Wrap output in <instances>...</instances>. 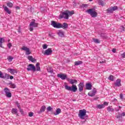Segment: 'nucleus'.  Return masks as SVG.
<instances>
[{"instance_id":"obj_1","label":"nucleus","mask_w":125,"mask_h":125,"mask_svg":"<svg viewBox=\"0 0 125 125\" xmlns=\"http://www.w3.org/2000/svg\"><path fill=\"white\" fill-rule=\"evenodd\" d=\"M68 82L69 83L72 84L71 86H68V85H65L64 86L65 89L68 91H72V92H76L78 90V87L77 85L74 84V83H78V81L76 79H70L69 78L67 79Z\"/></svg>"},{"instance_id":"obj_2","label":"nucleus","mask_w":125,"mask_h":125,"mask_svg":"<svg viewBox=\"0 0 125 125\" xmlns=\"http://www.w3.org/2000/svg\"><path fill=\"white\" fill-rule=\"evenodd\" d=\"M78 117H79L81 120H84V117H87V115H86V110L85 109L80 110Z\"/></svg>"},{"instance_id":"obj_3","label":"nucleus","mask_w":125,"mask_h":125,"mask_svg":"<svg viewBox=\"0 0 125 125\" xmlns=\"http://www.w3.org/2000/svg\"><path fill=\"white\" fill-rule=\"evenodd\" d=\"M86 12L90 14L92 18L97 17V15H98L95 10H93V9H89L86 11Z\"/></svg>"},{"instance_id":"obj_4","label":"nucleus","mask_w":125,"mask_h":125,"mask_svg":"<svg viewBox=\"0 0 125 125\" xmlns=\"http://www.w3.org/2000/svg\"><path fill=\"white\" fill-rule=\"evenodd\" d=\"M60 18L62 19V18H64V19L68 20L69 19V15L68 14V12L67 11L63 12L60 15Z\"/></svg>"},{"instance_id":"obj_5","label":"nucleus","mask_w":125,"mask_h":125,"mask_svg":"<svg viewBox=\"0 0 125 125\" xmlns=\"http://www.w3.org/2000/svg\"><path fill=\"white\" fill-rule=\"evenodd\" d=\"M29 26L30 27L29 28L30 32H33V31H34V28H37V27L39 26V23L35 22V21H32L30 22ZM33 27H34V28H33Z\"/></svg>"},{"instance_id":"obj_6","label":"nucleus","mask_w":125,"mask_h":125,"mask_svg":"<svg viewBox=\"0 0 125 125\" xmlns=\"http://www.w3.org/2000/svg\"><path fill=\"white\" fill-rule=\"evenodd\" d=\"M51 25L54 27V28H56L57 29H60L61 27V23L57 22L54 21H52L51 22Z\"/></svg>"},{"instance_id":"obj_7","label":"nucleus","mask_w":125,"mask_h":125,"mask_svg":"<svg viewBox=\"0 0 125 125\" xmlns=\"http://www.w3.org/2000/svg\"><path fill=\"white\" fill-rule=\"evenodd\" d=\"M27 71H32L33 72H36V66L33 64H29L27 66Z\"/></svg>"},{"instance_id":"obj_8","label":"nucleus","mask_w":125,"mask_h":125,"mask_svg":"<svg viewBox=\"0 0 125 125\" xmlns=\"http://www.w3.org/2000/svg\"><path fill=\"white\" fill-rule=\"evenodd\" d=\"M4 91L5 93L6 97H8V98H10V97H11V93L10 92V90L9 89H8V88H5L4 89Z\"/></svg>"},{"instance_id":"obj_9","label":"nucleus","mask_w":125,"mask_h":125,"mask_svg":"<svg viewBox=\"0 0 125 125\" xmlns=\"http://www.w3.org/2000/svg\"><path fill=\"white\" fill-rule=\"evenodd\" d=\"M117 9H118V6H115L113 7H111L109 9H107L106 10V11L108 13H113V11H115V10H117Z\"/></svg>"},{"instance_id":"obj_10","label":"nucleus","mask_w":125,"mask_h":125,"mask_svg":"<svg viewBox=\"0 0 125 125\" xmlns=\"http://www.w3.org/2000/svg\"><path fill=\"white\" fill-rule=\"evenodd\" d=\"M83 87H84V84L83 82H80L78 84V88L80 92L83 91Z\"/></svg>"},{"instance_id":"obj_11","label":"nucleus","mask_w":125,"mask_h":125,"mask_svg":"<svg viewBox=\"0 0 125 125\" xmlns=\"http://www.w3.org/2000/svg\"><path fill=\"white\" fill-rule=\"evenodd\" d=\"M97 92V91L96 88H94L91 92H89L88 93V95L89 96H91V97H92V96H94L95 94H96V93Z\"/></svg>"},{"instance_id":"obj_12","label":"nucleus","mask_w":125,"mask_h":125,"mask_svg":"<svg viewBox=\"0 0 125 125\" xmlns=\"http://www.w3.org/2000/svg\"><path fill=\"white\" fill-rule=\"evenodd\" d=\"M52 53V50L51 48H49L47 50H45L44 53V55H50Z\"/></svg>"},{"instance_id":"obj_13","label":"nucleus","mask_w":125,"mask_h":125,"mask_svg":"<svg viewBox=\"0 0 125 125\" xmlns=\"http://www.w3.org/2000/svg\"><path fill=\"white\" fill-rule=\"evenodd\" d=\"M21 49L25 51L26 55H29V54H31V51H30V49L29 48L27 47H23Z\"/></svg>"},{"instance_id":"obj_14","label":"nucleus","mask_w":125,"mask_h":125,"mask_svg":"<svg viewBox=\"0 0 125 125\" xmlns=\"http://www.w3.org/2000/svg\"><path fill=\"white\" fill-rule=\"evenodd\" d=\"M7 71L11 74V75H14V74H17V70L14 69L8 68Z\"/></svg>"},{"instance_id":"obj_15","label":"nucleus","mask_w":125,"mask_h":125,"mask_svg":"<svg viewBox=\"0 0 125 125\" xmlns=\"http://www.w3.org/2000/svg\"><path fill=\"white\" fill-rule=\"evenodd\" d=\"M121 79H117L116 82L114 83V85L118 87L122 86V83H121Z\"/></svg>"},{"instance_id":"obj_16","label":"nucleus","mask_w":125,"mask_h":125,"mask_svg":"<svg viewBox=\"0 0 125 125\" xmlns=\"http://www.w3.org/2000/svg\"><path fill=\"white\" fill-rule=\"evenodd\" d=\"M60 28H62L63 30H66V29H68V23L66 22H63L62 24L61 23Z\"/></svg>"},{"instance_id":"obj_17","label":"nucleus","mask_w":125,"mask_h":125,"mask_svg":"<svg viewBox=\"0 0 125 125\" xmlns=\"http://www.w3.org/2000/svg\"><path fill=\"white\" fill-rule=\"evenodd\" d=\"M58 78H61L62 80H66V78H67V75L63 74H59L57 75Z\"/></svg>"},{"instance_id":"obj_18","label":"nucleus","mask_w":125,"mask_h":125,"mask_svg":"<svg viewBox=\"0 0 125 125\" xmlns=\"http://www.w3.org/2000/svg\"><path fill=\"white\" fill-rule=\"evenodd\" d=\"M46 107L44 105H42V107L41 108L40 110L38 111V114H42V113L44 112L45 111V108Z\"/></svg>"},{"instance_id":"obj_19","label":"nucleus","mask_w":125,"mask_h":125,"mask_svg":"<svg viewBox=\"0 0 125 125\" xmlns=\"http://www.w3.org/2000/svg\"><path fill=\"white\" fill-rule=\"evenodd\" d=\"M85 87L86 89H87L88 90H91V87H92V85H91V84L89 83H86Z\"/></svg>"},{"instance_id":"obj_20","label":"nucleus","mask_w":125,"mask_h":125,"mask_svg":"<svg viewBox=\"0 0 125 125\" xmlns=\"http://www.w3.org/2000/svg\"><path fill=\"white\" fill-rule=\"evenodd\" d=\"M28 59L29 60V61H31V62H33V63L37 61V60L35 58H33V56H29L28 57Z\"/></svg>"},{"instance_id":"obj_21","label":"nucleus","mask_w":125,"mask_h":125,"mask_svg":"<svg viewBox=\"0 0 125 125\" xmlns=\"http://www.w3.org/2000/svg\"><path fill=\"white\" fill-rule=\"evenodd\" d=\"M3 7L4 8V11H5L6 12H7V13H8V14H10L11 13V11H10L9 10V9H8V8L6 6L4 7V5H3Z\"/></svg>"},{"instance_id":"obj_22","label":"nucleus","mask_w":125,"mask_h":125,"mask_svg":"<svg viewBox=\"0 0 125 125\" xmlns=\"http://www.w3.org/2000/svg\"><path fill=\"white\" fill-rule=\"evenodd\" d=\"M58 34L59 35V37H61V38H63V37H64V32H63L62 30H59Z\"/></svg>"},{"instance_id":"obj_23","label":"nucleus","mask_w":125,"mask_h":125,"mask_svg":"<svg viewBox=\"0 0 125 125\" xmlns=\"http://www.w3.org/2000/svg\"><path fill=\"white\" fill-rule=\"evenodd\" d=\"M105 0H99V5H102V6H104L105 4Z\"/></svg>"},{"instance_id":"obj_24","label":"nucleus","mask_w":125,"mask_h":125,"mask_svg":"<svg viewBox=\"0 0 125 125\" xmlns=\"http://www.w3.org/2000/svg\"><path fill=\"white\" fill-rule=\"evenodd\" d=\"M61 113V109L57 108L56 110V112L54 113L55 116H57V115H59Z\"/></svg>"},{"instance_id":"obj_25","label":"nucleus","mask_w":125,"mask_h":125,"mask_svg":"<svg viewBox=\"0 0 125 125\" xmlns=\"http://www.w3.org/2000/svg\"><path fill=\"white\" fill-rule=\"evenodd\" d=\"M5 41L2 38H0V47H2V43L4 42Z\"/></svg>"},{"instance_id":"obj_26","label":"nucleus","mask_w":125,"mask_h":125,"mask_svg":"<svg viewBox=\"0 0 125 125\" xmlns=\"http://www.w3.org/2000/svg\"><path fill=\"white\" fill-rule=\"evenodd\" d=\"M74 63H75V66H79V65H82L83 62L82 61H78L75 62Z\"/></svg>"},{"instance_id":"obj_27","label":"nucleus","mask_w":125,"mask_h":125,"mask_svg":"<svg viewBox=\"0 0 125 125\" xmlns=\"http://www.w3.org/2000/svg\"><path fill=\"white\" fill-rule=\"evenodd\" d=\"M36 71H41V67H40V63L37 62L36 64Z\"/></svg>"},{"instance_id":"obj_28","label":"nucleus","mask_w":125,"mask_h":125,"mask_svg":"<svg viewBox=\"0 0 125 125\" xmlns=\"http://www.w3.org/2000/svg\"><path fill=\"white\" fill-rule=\"evenodd\" d=\"M47 72L48 73H50V74H52L53 73V69H52V68L50 67H48L47 68Z\"/></svg>"},{"instance_id":"obj_29","label":"nucleus","mask_w":125,"mask_h":125,"mask_svg":"<svg viewBox=\"0 0 125 125\" xmlns=\"http://www.w3.org/2000/svg\"><path fill=\"white\" fill-rule=\"evenodd\" d=\"M107 111L108 112H114V111H115V109H114V108H113L112 106H108L107 107Z\"/></svg>"},{"instance_id":"obj_30","label":"nucleus","mask_w":125,"mask_h":125,"mask_svg":"<svg viewBox=\"0 0 125 125\" xmlns=\"http://www.w3.org/2000/svg\"><path fill=\"white\" fill-rule=\"evenodd\" d=\"M9 84L11 88H15V87H16V85H15V84L14 83H9Z\"/></svg>"},{"instance_id":"obj_31","label":"nucleus","mask_w":125,"mask_h":125,"mask_svg":"<svg viewBox=\"0 0 125 125\" xmlns=\"http://www.w3.org/2000/svg\"><path fill=\"white\" fill-rule=\"evenodd\" d=\"M18 112V110L16 108H13L12 109V114H17Z\"/></svg>"},{"instance_id":"obj_32","label":"nucleus","mask_w":125,"mask_h":125,"mask_svg":"<svg viewBox=\"0 0 125 125\" xmlns=\"http://www.w3.org/2000/svg\"><path fill=\"white\" fill-rule=\"evenodd\" d=\"M93 41L94 42H95L96 43H100V41L97 39L93 38Z\"/></svg>"},{"instance_id":"obj_33","label":"nucleus","mask_w":125,"mask_h":125,"mask_svg":"<svg viewBox=\"0 0 125 125\" xmlns=\"http://www.w3.org/2000/svg\"><path fill=\"white\" fill-rule=\"evenodd\" d=\"M105 107V105L104 104H99L97 105V108L98 109H103Z\"/></svg>"},{"instance_id":"obj_34","label":"nucleus","mask_w":125,"mask_h":125,"mask_svg":"<svg viewBox=\"0 0 125 125\" xmlns=\"http://www.w3.org/2000/svg\"><path fill=\"white\" fill-rule=\"evenodd\" d=\"M101 37H102L103 39H107V36L105 33L101 34Z\"/></svg>"},{"instance_id":"obj_35","label":"nucleus","mask_w":125,"mask_h":125,"mask_svg":"<svg viewBox=\"0 0 125 125\" xmlns=\"http://www.w3.org/2000/svg\"><path fill=\"white\" fill-rule=\"evenodd\" d=\"M9 75L8 74H5V75H3V79H6L7 80L9 79Z\"/></svg>"},{"instance_id":"obj_36","label":"nucleus","mask_w":125,"mask_h":125,"mask_svg":"<svg viewBox=\"0 0 125 125\" xmlns=\"http://www.w3.org/2000/svg\"><path fill=\"white\" fill-rule=\"evenodd\" d=\"M108 80L112 82H114V76L113 75H110L108 77Z\"/></svg>"},{"instance_id":"obj_37","label":"nucleus","mask_w":125,"mask_h":125,"mask_svg":"<svg viewBox=\"0 0 125 125\" xmlns=\"http://www.w3.org/2000/svg\"><path fill=\"white\" fill-rule=\"evenodd\" d=\"M7 5L8 6V7L11 8L12 6H13V4H12L11 2H8L7 3Z\"/></svg>"},{"instance_id":"obj_38","label":"nucleus","mask_w":125,"mask_h":125,"mask_svg":"<svg viewBox=\"0 0 125 125\" xmlns=\"http://www.w3.org/2000/svg\"><path fill=\"white\" fill-rule=\"evenodd\" d=\"M87 6H88V5L87 4H82V7L83 8H87Z\"/></svg>"},{"instance_id":"obj_39","label":"nucleus","mask_w":125,"mask_h":125,"mask_svg":"<svg viewBox=\"0 0 125 125\" xmlns=\"http://www.w3.org/2000/svg\"><path fill=\"white\" fill-rule=\"evenodd\" d=\"M67 11V13L68 14V16L69 15H73V14H74V11Z\"/></svg>"},{"instance_id":"obj_40","label":"nucleus","mask_w":125,"mask_h":125,"mask_svg":"<svg viewBox=\"0 0 125 125\" xmlns=\"http://www.w3.org/2000/svg\"><path fill=\"white\" fill-rule=\"evenodd\" d=\"M12 59H13V57L10 56L8 58V60L9 61V62H11V61H12Z\"/></svg>"},{"instance_id":"obj_41","label":"nucleus","mask_w":125,"mask_h":125,"mask_svg":"<svg viewBox=\"0 0 125 125\" xmlns=\"http://www.w3.org/2000/svg\"><path fill=\"white\" fill-rule=\"evenodd\" d=\"M43 49H46L47 48V45L46 44H44L42 45Z\"/></svg>"},{"instance_id":"obj_42","label":"nucleus","mask_w":125,"mask_h":125,"mask_svg":"<svg viewBox=\"0 0 125 125\" xmlns=\"http://www.w3.org/2000/svg\"><path fill=\"white\" fill-rule=\"evenodd\" d=\"M3 74L2 73V72L1 71H0V78L1 79H3Z\"/></svg>"},{"instance_id":"obj_43","label":"nucleus","mask_w":125,"mask_h":125,"mask_svg":"<svg viewBox=\"0 0 125 125\" xmlns=\"http://www.w3.org/2000/svg\"><path fill=\"white\" fill-rule=\"evenodd\" d=\"M16 104L17 105V107H18V109L21 108V106H20V105L19 104V103H18V102H17L16 103Z\"/></svg>"},{"instance_id":"obj_44","label":"nucleus","mask_w":125,"mask_h":125,"mask_svg":"<svg viewBox=\"0 0 125 125\" xmlns=\"http://www.w3.org/2000/svg\"><path fill=\"white\" fill-rule=\"evenodd\" d=\"M51 110H52V108L51 106H48L47 107V111H51Z\"/></svg>"},{"instance_id":"obj_45","label":"nucleus","mask_w":125,"mask_h":125,"mask_svg":"<svg viewBox=\"0 0 125 125\" xmlns=\"http://www.w3.org/2000/svg\"><path fill=\"white\" fill-rule=\"evenodd\" d=\"M7 46H8V48H10V47H11V46H12V44L11 43H9L7 44Z\"/></svg>"},{"instance_id":"obj_46","label":"nucleus","mask_w":125,"mask_h":125,"mask_svg":"<svg viewBox=\"0 0 125 125\" xmlns=\"http://www.w3.org/2000/svg\"><path fill=\"white\" fill-rule=\"evenodd\" d=\"M19 110H20V112L21 113L22 115L24 114V111H23V109H22L21 108H20V109H19Z\"/></svg>"},{"instance_id":"obj_47","label":"nucleus","mask_w":125,"mask_h":125,"mask_svg":"<svg viewBox=\"0 0 125 125\" xmlns=\"http://www.w3.org/2000/svg\"><path fill=\"white\" fill-rule=\"evenodd\" d=\"M33 116H34V113L33 112H31L29 113V117H33Z\"/></svg>"},{"instance_id":"obj_48","label":"nucleus","mask_w":125,"mask_h":125,"mask_svg":"<svg viewBox=\"0 0 125 125\" xmlns=\"http://www.w3.org/2000/svg\"><path fill=\"white\" fill-rule=\"evenodd\" d=\"M120 97L121 99H124V95H123V94L122 93L120 94Z\"/></svg>"},{"instance_id":"obj_49","label":"nucleus","mask_w":125,"mask_h":125,"mask_svg":"<svg viewBox=\"0 0 125 125\" xmlns=\"http://www.w3.org/2000/svg\"><path fill=\"white\" fill-rule=\"evenodd\" d=\"M116 118L117 119H120V118H122V115H121V114H119L116 116Z\"/></svg>"},{"instance_id":"obj_50","label":"nucleus","mask_w":125,"mask_h":125,"mask_svg":"<svg viewBox=\"0 0 125 125\" xmlns=\"http://www.w3.org/2000/svg\"><path fill=\"white\" fill-rule=\"evenodd\" d=\"M121 56H122L123 58H125V53H124L123 54H121Z\"/></svg>"},{"instance_id":"obj_51","label":"nucleus","mask_w":125,"mask_h":125,"mask_svg":"<svg viewBox=\"0 0 125 125\" xmlns=\"http://www.w3.org/2000/svg\"><path fill=\"white\" fill-rule=\"evenodd\" d=\"M121 117L123 118V117H125V112H123L121 114Z\"/></svg>"},{"instance_id":"obj_52","label":"nucleus","mask_w":125,"mask_h":125,"mask_svg":"<svg viewBox=\"0 0 125 125\" xmlns=\"http://www.w3.org/2000/svg\"><path fill=\"white\" fill-rule=\"evenodd\" d=\"M21 26H19V28H18V33H21Z\"/></svg>"},{"instance_id":"obj_53","label":"nucleus","mask_w":125,"mask_h":125,"mask_svg":"<svg viewBox=\"0 0 125 125\" xmlns=\"http://www.w3.org/2000/svg\"><path fill=\"white\" fill-rule=\"evenodd\" d=\"M120 29L122 31H125V27L124 26H123L120 27Z\"/></svg>"},{"instance_id":"obj_54","label":"nucleus","mask_w":125,"mask_h":125,"mask_svg":"<svg viewBox=\"0 0 125 125\" xmlns=\"http://www.w3.org/2000/svg\"><path fill=\"white\" fill-rule=\"evenodd\" d=\"M117 49H115V48H113L112 50V52H113L114 53H116V51Z\"/></svg>"},{"instance_id":"obj_55","label":"nucleus","mask_w":125,"mask_h":125,"mask_svg":"<svg viewBox=\"0 0 125 125\" xmlns=\"http://www.w3.org/2000/svg\"><path fill=\"white\" fill-rule=\"evenodd\" d=\"M115 111H116V112L120 111V109H119L118 107H117V108H115Z\"/></svg>"},{"instance_id":"obj_56","label":"nucleus","mask_w":125,"mask_h":125,"mask_svg":"<svg viewBox=\"0 0 125 125\" xmlns=\"http://www.w3.org/2000/svg\"><path fill=\"white\" fill-rule=\"evenodd\" d=\"M105 62H106V61H100V64H102V63H105Z\"/></svg>"},{"instance_id":"obj_57","label":"nucleus","mask_w":125,"mask_h":125,"mask_svg":"<svg viewBox=\"0 0 125 125\" xmlns=\"http://www.w3.org/2000/svg\"><path fill=\"white\" fill-rule=\"evenodd\" d=\"M103 104L104 106H105V105H108V103L104 102Z\"/></svg>"},{"instance_id":"obj_58","label":"nucleus","mask_w":125,"mask_h":125,"mask_svg":"<svg viewBox=\"0 0 125 125\" xmlns=\"http://www.w3.org/2000/svg\"><path fill=\"white\" fill-rule=\"evenodd\" d=\"M9 78H10V80H13V76H10Z\"/></svg>"},{"instance_id":"obj_59","label":"nucleus","mask_w":125,"mask_h":125,"mask_svg":"<svg viewBox=\"0 0 125 125\" xmlns=\"http://www.w3.org/2000/svg\"><path fill=\"white\" fill-rule=\"evenodd\" d=\"M16 9H20V7L19 6H16Z\"/></svg>"},{"instance_id":"obj_60","label":"nucleus","mask_w":125,"mask_h":125,"mask_svg":"<svg viewBox=\"0 0 125 125\" xmlns=\"http://www.w3.org/2000/svg\"><path fill=\"white\" fill-rule=\"evenodd\" d=\"M113 101H114V102H116V101H117V99H114L113 100Z\"/></svg>"},{"instance_id":"obj_61","label":"nucleus","mask_w":125,"mask_h":125,"mask_svg":"<svg viewBox=\"0 0 125 125\" xmlns=\"http://www.w3.org/2000/svg\"><path fill=\"white\" fill-rule=\"evenodd\" d=\"M118 107V109H119V110H120V109H121L122 108V107L121 106H119Z\"/></svg>"},{"instance_id":"obj_62","label":"nucleus","mask_w":125,"mask_h":125,"mask_svg":"<svg viewBox=\"0 0 125 125\" xmlns=\"http://www.w3.org/2000/svg\"><path fill=\"white\" fill-rule=\"evenodd\" d=\"M93 0H89V1H92Z\"/></svg>"}]
</instances>
